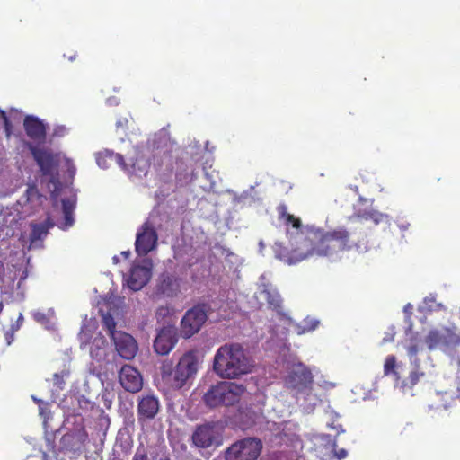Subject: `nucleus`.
<instances>
[{
    "label": "nucleus",
    "mask_w": 460,
    "mask_h": 460,
    "mask_svg": "<svg viewBox=\"0 0 460 460\" xmlns=\"http://www.w3.org/2000/svg\"><path fill=\"white\" fill-rule=\"evenodd\" d=\"M88 439V434L84 429H81L72 434L63 436L62 442L73 452L81 451Z\"/></svg>",
    "instance_id": "aec40b11"
},
{
    "label": "nucleus",
    "mask_w": 460,
    "mask_h": 460,
    "mask_svg": "<svg viewBox=\"0 0 460 460\" xmlns=\"http://www.w3.org/2000/svg\"><path fill=\"white\" fill-rule=\"evenodd\" d=\"M63 216H64V221L62 223L61 228L67 229V228L71 227L74 224L73 213L66 212V214H63Z\"/></svg>",
    "instance_id": "72a5a7b5"
},
{
    "label": "nucleus",
    "mask_w": 460,
    "mask_h": 460,
    "mask_svg": "<svg viewBox=\"0 0 460 460\" xmlns=\"http://www.w3.org/2000/svg\"><path fill=\"white\" fill-rule=\"evenodd\" d=\"M174 367L184 385H186L187 381L192 378L198 371L199 359L196 352L193 350L187 351L180 358Z\"/></svg>",
    "instance_id": "2eb2a0df"
},
{
    "label": "nucleus",
    "mask_w": 460,
    "mask_h": 460,
    "mask_svg": "<svg viewBox=\"0 0 460 460\" xmlns=\"http://www.w3.org/2000/svg\"><path fill=\"white\" fill-rule=\"evenodd\" d=\"M48 231L46 227L41 224H37L32 226V230L30 235V240L31 243L41 240L43 236L47 234Z\"/></svg>",
    "instance_id": "bb28decb"
},
{
    "label": "nucleus",
    "mask_w": 460,
    "mask_h": 460,
    "mask_svg": "<svg viewBox=\"0 0 460 460\" xmlns=\"http://www.w3.org/2000/svg\"><path fill=\"white\" fill-rule=\"evenodd\" d=\"M67 133V128L63 125H58L53 129V137H62Z\"/></svg>",
    "instance_id": "f704fd0d"
},
{
    "label": "nucleus",
    "mask_w": 460,
    "mask_h": 460,
    "mask_svg": "<svg viewBox=\"0 0 460 460\" xmlns=\"http://www.w3.org/2000/svg\"><path fill=\"white\" fill-rule=\"evenodd\" d=\"M262 451V442L256 438H244L229 446L224 453L225 460H257Z\"/></svg>",
    "instance_id": "39448f33"
},
{
    "label": "nucleus",
    "mask_w": 460,
    "mask_h": 460,
    "mask_svg": "<svg viewBox=\"0 0 460 460\" xmlns=\"http://www.w3.org/2000/svg\"><path fill=\"white\" fill-rule=\"evenodd\" d=\"M268 305L277 313L280 314L282 309V298L278 291L268 289L264 291Z\"/></svg>",
    "instance_id": "412c9836"
},
{
    "label": "nucleus",
    "mask_w": 460,
    "mask_h": 460,
    "mask_svg": "<svg viewBox=\"0 0 460 460\" xmlns=\"http://www.w3.org/2000/svg\"><path fill=\"white\" fill-rule=\"evenodd\" d=\"M179 289V279L174 275L169 273H162L159 276L158 283L156 285V291L159 294L173 296Z\"/></svg>",
    "instance_id": "6ab92c4d"
},
{
    "label": "nucleus",
    "mask_w": 460,
    "mask_h": 460,
    "mask_svg": "<svg viewBox=\"0 0 460 460\" xmlns=\"http://www.w3.org/2000/svg\"><path fill=\"white\" fill-rule=\"evenodd\" d=\"M132 460H150L148 457L147 449L143 444H140L137 447V449L134 453V456L132 457Z\"/></svg>",
    "instance_id": "c85d7f7f"
},
{
    "label": "nucleus",
    "mask_w": 460,
    "mask_h": 460,
    "mask_svg": "<svg viewBox=\"0 0 460 460\" xmlns=\"http://www.w3.org/2000/svg\"><path fill=\"white\" fill-rule=\"evenodd\" d=\"M192 443L199 448H208L212 446H219L221 438L211 423L197 426L191 436Z\"/></svg>",
    "instance_id": "6e6552de"
},
{
    "label": "nucleus",
    "mask_w": 460,
    "mask_h": 460,
    "mask_svg": "<svg viewBox=\"0 0 460 460\" xmlns=\"http://www.w3.org/2000/svg\"><path fill=\"white\" fill-rule=\"evenodd\" d=\"M357 219L371 220L375 224H379L383 221L385 216L376 210L365 211L363 213L357 212L355 215Z\"/></svg>",
    "instance_id": "393cba45"
},
{
    "label": "nucleus",
    "mask_w": 460,
    "mask_h": 460,
    "mask_svg": "<svg viewBox=\"0 0 460 460\" xmlns=\"http://www.w3.org/2000/svg\"><path fill=\"white\" fill-rule=\"evenodd\" d=\"M245 390V386L242 384L220 381L217 385L210 386L204 394L202 399L204 403L209 408L231 406L239 402Z\"/></svg>",
    "instance_id": "7ed1b4c3"
},
{
    "label": "nucleus",
    "mask_w": 460,
    "mask_h": 460,
    "mask_svg": "<svg viewBox=\"0 0 460 460\" xmlns=\"http://www.w3.org/2000/svg\"><path fill=\"white\" fill-rule=\"evenodd\" d=\"M197 175L194 172V169L190 170V173L183 174L181 172H178L176 174V178L179 181H182L184 183L192 182L196 179Z\"/></svg>",
    "instance_id": "c756f323"
},
{
    "label": "nucleus",
    "mask_w": 460,
    "mask_h": 460,
    "mask_svg": "<svg viewBox=\"0 0 460 460\" xmlns=\"http://www.w3.org/2000/svg\"><path fill=\"white\" fill-rule=\"evenodd\" d=\"M157 243V234L154 226L149 223H144L137 234L136 252L138 255H146Z\"/></svg>",
    "instance_id": "9d476101"
},
{
    "label": "nucleus",
    "mask_w": 460,
    "mask_h": 460,
    "mask_svg": "<svg viewBox=\"0 0 460 460\" xmlns=\"http://www.w3.org/2000/svg\"><path fill=\"white\" fill-rule=\"evenodd\" d=\"M318 323V321L312 319H305V326L302 331L298 332V333L302 334L306 332L314 331L317 327Z\"/></svg>",
    "instance_id": "2f4dec72"
},
{
    "label": "nucleus",
    "mask_w": 460,
    "mask_h": 460,
    "mask_svg": "<svg viewBox=\"0 0 460 460\" xmlns=\"http://www.w3.org/2000/svg\"><path fill=\"white\" fill-rule=\"evenodd\" d=\"M424 376V373L423 372H420L419 370H413L410 373L409 375V382H410V385H415L419 380H420V376Z\"/></svg>",
    "instance_id": "473e14b6"
},
{
    "label": "nucleus",
    "mask_w": 460,
    "mask_h": 460,
    "mask_svg": "<svg viewBox=\"0 0 460 460\" xmlns=\"http://www.w3.org/2000/svg\"><path fill=\"white\" fill-rule=\"evenodd\" d=\"M22 322H23V316H22V314L20 313L19 316H18V319H17V322H16V329L20 328V326L22 325Z\"/></svg>",
    "instance_id": "79ce46f5"
},
{
    "label": "nucleus",
    "mask_w": 460,
    "mask_h": 460,
    "mask_svg": "<svg viewBox=\"0 0 460 460\" xmlns=\"http://www.w3.org/2000/svg\"><path fill=\"white\" fill-rule=\"evenodd\" d=\"M155 138H158L159 140H167L168 139V134H167V131L165 130H161L159 131V133H157L155 136Z\"/></svg>",
    "instance_id": "a19ab883"
},
{
    "label": "nucleus",
    "mask_w": 460,
    "mask_h": 460,
    "mask_svg": "<svg viewBox=\"0 0 460 460\" xmlns=\"http://www.w3.org/2000/svg\"><path fill=\"white\" fill-rule=\"evenodd\" d=\"M75 209L74 203L69 199H62V211L63 214H66V212L73 213Z\"/></svg>",
    "instance_id": "c9c22d12"
},
{
    "label": "nucleus",
    "mask_w": 460,
    "mask_h": 460,
    "mask_svg": "<svg viewBox=\"0 0 460 460\" xmlns=\"http://www.w3.org/2000/svg\"><path fill=\"white\" fill-rule=\"evenodd\" d=\"M444 408H445V409H447V408H448V405L445 404V405H444Z\"/></svg>",
    "instance_id": "49530a36"
},
{
    "label": "nucleus",
    "mask_w": 460,
    "mask_h": 460,
    "mask_svg": "<svg viewBox=\"0 0 460 460\" xmlns=\"http://www.w3.org/2000/svg\"><path fill=\"white\" fill-rule=\"evenodd\" d=\"M151 270L141 265H135L130 270L128 285L134 291L140 290L151 279Z\"/></svg>",
    "instance_id": "a211bd4d"
},
{
    "label": "nucleus",
    "mask_w": 460,
    "mask_h": 460,
    "mask_svg": "<svg viewBox=\"0 0 460 460\" xmlns=\"http://www.w3.org/2000/svg\"><path fill=\"white\" fill-rule=\"evenodd\" d=\"M169 313H170L169 307H167V306H160V307L157 308L155 314H156L157 318H161V317H164Z\"/></svg>",
    "instance_id": "4c0bfd02"
},
{
    "label": "nucleus",
    "mask_w": 460,
    "mask_h": 460,
    "mask_svg": "<svg viewBox=\"0 0 460 460\" xmlns=\"http://www.w3.org/2000/svg\"><path fill=\"white\" fill-rule=\"evenodd\" d=\"M102 320L103 327L108 331V334L112 338H114V334H118L119 332L115 330L116 322L113 316L109 313H103L101 310Z\"/></svg>",
    "instance_id": "5701e85b"
},
{
    "label": "nucleus",
    "mask_w": 460,
    "mask_h": 460,
    "mask_svg": "<svg viewBox=\"0 0 460 460\" xmlns=\"http://www.w3.org/2000/svg\"><path fill=\"white\" fill-rule=\"evenodd\" d=\"M277 211L294 248L289 250L276 243L273 252L276 258L287 264H296L314 256L335 258L342 252L361 248V241L353 242L350 233L343 226L325 231L314 226H303L299 217L288 212L285 204L278 206Z\"/></svg>",
    "instance_id": "f257e3e1"
},
{
    "label": "nucleus",
    "mask_w": 460,
    "mask_h": 460,
    "mask_svg": "<svg viewBox=\"0 0 460 460\" xmlns=\"http://www.w3.org/2000/svg\"><path fill=\"white\" fill-rule=\"evenodd\" d=\"M396 367V358L394 355H389L386 357L385 365H384V374L385 376L389 375H397V372L395 370Z\"/></svg>",
    "instance_id": "cd10ccee"
},
{
    "label": "nucleus",
    "mask_w": 460,
    "mask_h": 460,
    "mask_svg": "<svg viewBox=\"0 0 460 460\" xmlns=\"http://www.w3.org/2000/svg\"><path fill=\"white\" fill-rule=\"evenodd\" d=\"M425 342L430 350L443 347V331H430L425 338Z\"/></svg>",
    "instance_id": "4be33fe9"
},
{
    "label": "nucleus",
    "mask_w": 460,
    "mask_h": 460,
    "mask_svg": "<svg viewBox=\"0 0 460 460\" xmlns=\"http://www.w3.org/2000/svg\"><path fill=\"white\" fill-rule=\"evenodd\" d=\"M457 365H458V368H459V372H460V359L458 360Z\"/></svg>",
    "instance_id": "a18cd8bd"
},
{
    "label": "nucleus",
    "mask_w": 460,
    "mask_h": 460,
    "mask_svg": "<svg viewBox=\"0 0 460 460\" xmlns=\"http://www.w3.org/2000/svg\"><path fill=\"white\" fill-rule=\"evenodd\" d=\"M66 167H67V172H68L69 176L71 178H74V176L76 172V168L71 160H66Z\"/></svg>",
    "instance_id": "58836bf2"
},
{
    "label": "nucleus",
    "mask_w": 460,
    "mask_h": 460,
    "mask_svg": "<svg viewBox=\"0 0 460 460\" xmlns=\"http://www.w3.org/2000/svg\"><path fill=\"white\" fill-rule=\"evenodd\" d=\"M160 411L158 398L151 394H142L137 399V420L145 423L155 418Z\"/></svg>",
    "instance_id": "9b49d317"
},
{
    "label": "nucleus",
    "mask_w": 460,
    "mask_h": 460,
    "mask_svg": "<svg viewBox=\"0 0 460 460\" xmlns=\"http://www.w3.org/2000/svg\"><path fill=\"white\" fill-rule=\"evenodd\" d=\"M23 128L26 135L38 144H44L47 137L46 125L38 117L27 115L23 120Z\"/></svg>",
    "instance_id": "dca6fc26"
},
{
    "label": "nucleus",
    "mask_w": 460,
    "mask_h": 460,
    "mask_svg": "<svg viewBox=\"0 0 460 460\" xmlns=\"http://www.w3.org/2000/svg\"><path fill=\"white\" fill-rule=\"evenodd\" d=\"M284 382L288 388L297 392L311 391L314 376L308 367L302 362H297L291 366Z\"/></svg>",
    "instance_id": "423d86ee"
},
{
    "label": "nucleus",
    "mask_w": 460,
    "mask_h": 460,
    "mask_svg": "<svg viewBox=\"0 0 460 460\" xmlns=\"http://www.w3.org/2000/svg\"><path fill=\"white\" fill-rule=\"evenodd\" d=\"M445 395L447 396L449 399L451 400H455V398L453 397V395L449 394L448 393H445Z\"/></svg>",
    "instance_id": "c03bdc74"
},
{
    "label": "nucleus",
    "mask_w": 460,
    "mask_h": 460,
    "mask_svg": "<svg viewBox=\"0 0 460 460\" xmlns=\"http://www.w3.org/2000/svg\"><path fill=\"white\" fill-rule=\"evenodd\" d=\"M211 306L208 303H199L186 311L180 323V335L190 339L198 333L208 320Z\"/></svg>",
    "instance_id": "20e7f679"
},
{
    "label": "nucleus",
    "mask_w": 460,
    "mask_h": 460,
    "mask_svg": "<svg viewBox=\"0 0 460 460\" xmlns=\"http://www.w3.org/2000/svg\"><path fill=\"white\" fill-rule=\"evenodd\" d=\"M159 460H172L169 456H164L159 458Z\"/></svg>",
    "instance_id": "37998d69"
},
{
    "label": "nucleus",
    "mask_w": 460,
    "mask_h": 460,
    "mask_svg": "<svg viewBox=\"0 0 460 460\" xmlns=\"http://www.w3.org/2000/svg\"><path fill=\"white\" fill-rule=\"evenodd\" d=\"M252 368V359L239 343H226L217 349L214 356L213 369L222 378H238L251 373Z\"/></svg>",
    "instance_id": "f03ea898"
},
{
    "label": "nucleus",
    "mask_w": 460,
    "mask_h": 460,
    "mask_svg": "<svg viewBox=\"0 0 460 460\" xmlns=\"http://www.w3.org/2000/svg\"><path fill=\"white\" fill-rule=\"evenodd\" d=\"M334 454H335V456L338 459H343V458H345L348 456V452L344 448H341L339 450H335Z\"/></svg>",
    "instance_id": "ea45409f"
},
{
    "label": "nucleus",
    "mask_w": 460,
    "mask_h": 460,
    "mask_svg": "<svg viewBox=\"0 0 460 460\" xmlns=\"http://www.w3.org/2000/svg\"><path fill=\"white\" fill-rule=\"evenodd\" d=\"M178 342V331L174 326L161 328L154 341L155 351L162 356L168 355Z\"/></svg>",
    "instance_id": "1a4fd4ad"
},
{
    "label": "nucleus",
    "mask_w": 460,
    "mask_h": 460,
    "mask_svg": "<svg viewBox=\"0 0 460 460\" xmlns=\"http://www.w3.org/2000/svg\"><path fill=\"white\" fill-rule=\"evenodd\" d=\"M419 350H420V348H419L418 344H411L407 348V352L411 358H416Z\"/></svg>",
    "instance_id": "e433bc0d"
},
{
    "label": "nucleus",
    "mask_w": 460,
    "mask_h": 460,
    "mask_svg": "<svg viewBox=\"0 0 460 460\" xmlns=\"http://www.w3.org/2000/svg\"><path fill=\"white\" fill-rule=\"evenodd\" d=\"M119 381L128 392L137 393L142 389L143 378L138 370L129 365H125L119 372Z\"/></svg>",
    "instance_id": "ddd939ff"
},
{
    "label": "nucleus",
    "mask_w": 460,
    "mask_h": 460,
    "mask_svg": "<svg viewBox=\"0 0 460 460\" xmlns=\"http://www.w3.org/2000/svg\"><path fill=\"white\" fill-rule=\"evenodd\" d=\"M70 375V371L68 369H63L59 373H55L53 375V385L58 390H63L65 388V378L68 377Z\"/></svg>",
    "instance_id": "a878e982"
},
{
    "label": "nucleus",
    "mask_w": 460,
    "mask_h": 460,
    "mask_svg": "<svg viewBox=\"0 0 460 460\" xmlns=\"http://www.w3.org/2000/svg\"><path fill=\"white\" fill-rule=\"evenodd\" d=\"M0 118L2 119L4 122V130L7 137H10L12 134V123L9 120L6 112L4 110H0Z\"/></svg>",
    "instance_id": "7c9ffc66"
},
{
    "label": "nucleus",
    "mask_w": 460,
    "mask_h": 460,
    "mask_svg": "<svg viewBox=\"0 0 460 460\" xmlns=\"http://www.w3.org/2000/svg\"><path fill=\"white\" fill-rule=\"evenodd\" d=\"M28 148L44 175L50 174L58 166V158L51 151L28 144Z\"/></svg>",
    "instance_id": "f8f14e48"
},
{
    "label": "nucleus",
    "mask_w": 460,
    "mask_h": 460,
    "mask_svg": "<svg viewBox=\"0 0 460 460\" xmlns=\"http://www.w3.org/2000/svg\"><path fill=\"white\" fill-rule=\"evenodd\" d=\"M460 345V336L450 329L443 330V347H455Z\"/></svg>",
    "instance_id": "b1692460"
},
{
    "label": "nucleus",
    "mask_w": 460,
    "mask_h": 460,
    "mask_svg": "<svg viewBox=\"0 0 460 460\" xmlns=\"http://www.w3.org/2000/svg\"><path fill=\"white\" fill-rule=\"evenodd\" d=\"M107 159L114 160L122 170L128 173H137V172H146L148 164L146 160L143 158H136L130 159V164H128L125 162V159L122 155L114 153L111 150H105L103 152H100L96 156L97 164L101 168H108L109 164L107 163Z\"/></svg>",
    "instance_id": "0eeeda50"
},
{
    "label": "nucleus",
    "mask_w": 460,
    "mask_h": 460,
    "mask_svg": "<svg viewBox=\"0 0 460 460\" xmlns=\"http://www.w3.org/2000/svg\"><path fill=\"white\" fill-rule=\"evenodd\" d=\"M162 381L172 389H181L185 385L178 375L176 367L170 360H164L160 367Z\"/></svg>",
    "instance_id": "f3484780"
},
{
    "label": "nucleus",
    "mask_w": 460,
    "mask_h": 460,
    "mask_svg": "<svg viewBox=\"0 0 460 460\" xmlns=\"http://www.w3.org/2000/svg\"><path fill=\"white\" fill-rule=\"evenodd\" d=\"M112 341L117 352L122 358L129 360L135 358L138 346L133 336L124 332H119L118 334H114Z\"/></svg>",
    "instance_id": "4468645a"
}]
</instances>
